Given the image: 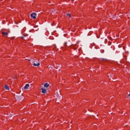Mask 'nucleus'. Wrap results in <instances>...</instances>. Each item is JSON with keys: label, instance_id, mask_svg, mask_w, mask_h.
Here are the masks:
<instances>
[{"label": "nucleus", "instance_id": "obj_7", "mask_svg": "<svg viewBox=\"0 0 130 130\" xmlns=\"http://www.w3.org/2000/svg\"><path fill=\"white\" fill-rule=\"evenodd\" d=\"M5 88L6 90H9L10 89L8 85H5Z\"/></svg>", "mask_w": 130, "mask_h": 130}, {"label": "nucleus", "instance_id": "obj_9", "mask_svg": "<svg viewBox=\"0 0 130 130\" xmlns=\"http://www.w3.org/2000/svg\"><path fill=\"white\" fill-rule=\"evenodd\" d=\"M64 46L65 47H67V42L64 43Z\"/></svg>", "mask_w": 130, "mask_h": 130}, {"label": "nucleus", "instance_id": "obj_11", "mask_svg": "<svg viewBox=\"0 0 130 130\" xmlns=\"http://www.w3.org/2000/svg\"><path fill=\"white\" fill-rule=\"evenodd\" d=\"M101 53H103V52H104V50H101Z\"/></svg>", "mask_w": 130, "mask_h": 130}, {"label": "nucleus", "instance_id": "obj_4", "mask_svg": "<svg viewBox=\"0 0 130 130\" xmlns=\"http://www.w3.org/2000/svg\"><path fill=\"white\" fill-rule=\"evenodd\" d=\"M42 93L46 94L47 91H46V89H45L44 88H42Z\"/></svg>", "mask_w": 130, "mask_h": 130}, {"label": "nucleus", "instance_id": "obj_1", "mask_svg": "<svg viewBox=\"0 0 130 130\" xmlns=\"http://www.w3.org/2000/svg\"><path fill=\"white\" fill-rule=\"evenodd\" d=\"M30 17L33 19H36V13H34L30 15Z\"/></svg>", "mask_w": 130, "mask_h": 130}, {"label": "nucleus", "instance_id": "obj_16", "mask_svg": "<svg viewBox=\"0 0 130 130\" xmlns=\"http://www.w3.org/2000/svg\"><path fill=\"white\" fill-rule=\"evenodd\" d=\"M110 39H111V38H109Z\"/></svg>", "mask_w": 130, "mask_h": 130}, {"label": "nucleus", "instance_id": "obj_14", "mask_svg": "<svg viewBox=\"0 0 130 130\" xmlns=\"http://www.w3.org/2000/svg\"><path fill=\"white\" fill-rule=\"evenodd\" d=\"M29 39H30V38H28V39L25 38V40H29Z\"/></svg>", "mask_w": 130, "mask_h": 130}, {"label": "nucleus", "instance_id": "obj_15", "mask_svg": "<svg viewBox=\"0 0 130 130\" xmlns=\"http://www.w3.org/2000/svg\"><path fill=\"white\" fill-rule=\"evenodd\" d=\"M102 59V60H106L105 59Z\"/></svg>", "mask_w": 130, "mask_h": 130}, {"label": "nucleus", "instance_id": "obj_13", "mask_svg": "<svg viewBox=\"0 0 130 130\" xmlns=\"http://www.w3.org/2000/svg\"><path fill=\"white\" fill-rule=\"evenodd\" d=\"M127 98H130V94H129L127 95Z\"/></svg>", "mask_w": 130, "mask_h": 130}, {"label": "nucleus", "instance_id": "obj_2", "mask_svg": "<svg viewBox=\"0 0 130 130\" xmlns=\"http://www.w3.org/2000/svg\"><path fill=\"white\" fill-rule=\"evenodd\" d=\"M29 87H30V85L28 84H27L24 86V89H28V88H29Z\"/></svg>", "mask_w": 130, "mask_h": 130}, {"label": "nucleus", "instance_id": "obj_10", "mask_svg": "<svg viewBox=\"0 0 130 130\" xmlns=\"http://www.w3.org/2000/svg\"><path fill=\"white\" fill-rule=\"evenodd\" d=\"M67 16H68L69 18H71V14H67Z\"/></svg>", "mask_w": 130, "mask_h": 130}, {"label": "nucleus", "instance_id": "obj_6", "mask_svg": "<svg viewBox=\"0 0 130 130\" xmlns=\"http://www.w3.org/2000/svg\"><path fill=\"white\" fill-rule=\"evenodd\" d=\"M34 66L35 67H39V66H40V63L38 62L37 64L34 63Z\"/></svg>", "mask_w": 130, "mask_h": 130}, {"label": "nucleus", "instance_id": "obj_5", "mask_svg": "<svg viewBox=\"0 0 130 130\" xmlns=\"http://www.w3.org/2000/svg\"><path fill=\"white\" fill-rule=\"evenodd\" d=\"M2 34L3 35V36H8V32H5L4 31L2 32Z\"/></svg>", "mask_w": 130, "mask_h": 130}, {"label": "nucleus", "instance_id": "obj_12", "mask_svg": "<svg viewBox=\"0 0 130 130\" xmlns=\"http://www.w3.org/2000/svg\"><path fill=\"white\" fill-rule=\"evenodd\" d=\"M105 43H107V39H105Z\"/></svg>", "mask_w": 130, "mask_h": 130}, {"label": "nucleus", "instance_id": "obj_3", "mask_svg": "<svg viewBox=\"0 0 130 130\" xmlns=\"http://www.w3.org/2000/svg\"><path fill=\"white\" fill-rule=\"evenodd\" d=\"M44 87H45V88H48V87H49V84L46 83L44 84Z\"/></svg>", "mask_w": 130, "mask_h": 130}, {"label": "nucleus", "instance_id": "obj_8", "mask_svg": "<svg viewBox=\"0 0 130 130\" xmlns=\"http://www.w3.org/2000/svg\"><path fill=\"white\" fill-rule=\"evenodd\" d=\"M111 42H108V45H111Z\"/></svg>", "mask_w": 130, "mask_h": 130}]
</instances>
